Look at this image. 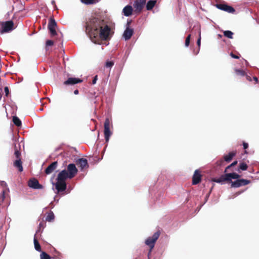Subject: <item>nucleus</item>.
Masks as SVG:
<instances>
[{
    "mask_svg": "<svg viewBox=\"0 0 259 259\" xmlns=\"http://www.w3.org/2000/svg\"><path fill=\"white\" fill-rule=\"evenodd\" d=\"M110 30V28L105 24L104 21L98 17H92L87 22L86 32L95 44H99L100 39H107Z\"/></svg>",
    "mask_w": 259,
    "mask_h": 259,
    "instance_id": "f257e3e1",
    "label": "nucleus"
},
{
    "mask_svg": "<svg viewBox=\"0 0 259 259\" xmlns=\"http://www.w3.org/2000/svg\"><path fill=\"white\" fill-rule=\"evenodd\" d=\"M160 233L157 231L154 233V234L151 237H149L145 241V244L149 246L150 247V250L148 253V256H149L152 249L154 248L155 243L156 240L159 237Z\"/></svg>",
    "mask_w": 259,
    "mask_h": 259,
    "instance_id": "f03ea898",
    "label": "nucleus"
},
{
    "mask_svg": "<svg viewBox=\"0 0 259 259\" xmlns=\"http://www.w3.org/2000/svg\"><path fill=\"white\" fill-rule=\"evenodd\" d=\"M14 29V23L12 21H7L2 23L0 33L3 34L12 31Z\"/></svg>",
    "mask_w": 259,
    "mask_h": 259,
    "instance_id": "7ed1b4c3",
    "label": "nucleus"
},
{
    "mask_svg": "<svg viewBox=\"0 0 259 259\" xmlns=\"http://www.w3.org/2000/svg\"><path fill=\"white\" fill-rule=\"evenodd\" d=\"M130 23V22H127L126 28L122 34V37L125 40H129L134 34V29L129 26Z\"/></svg>",
    "mask_w": 259,
    "mask_h": 259,
    "instance_id": "20e7f679",
    "label": "nucleus"
},
{
    "mask_svg": "<svg viewBox=\"0 0 259 259\" xmlns=\"http://www.w3.org/2000/svg\"><path fill=\"white\" fill-rule=\"evenodd\" d=\"M53 186H55V189L57 191L56 193H59L65 191L66 189V183L65 182L57 181L56 183L52 182Z\"/></svg>",
    "mask_w": 259,
    "mask_h": 259,
    "instance_id": "39448f33",
    "label": "nucleus"
},
{
    "mask_svg": "<svg viewBox=\"0 0 259 259\" xmlns=\"http://www.w3.org/2000/svg\"><path fill=\"white\" fill-rule=\"evenodd\" d=\"M104 135L105 141L108 142L111 135V132L110 131V120L108 118H106L104 122Z\"/></svg>",
    "mask_w": 259,
    "mask_h": 259,
    "instance_id": "423d86ee",
    "label": "nucleus"
},
{
    "mask_svg": "<svg viewBox=\"0 0 259 259\" xmlns=\"http://www.w3.org/2000/svg\"><path fill=\"white\" fill-rule=\"evenodd\" d=\"M67 174L70 177V179H72L75 177L77 173L78 170L76 167V166L73 163H70L68 165L67 167Z\"/></svg>",
    "mask_w": 259,
    "mask_h": 259,
    "instance_id": "0eeeda50",
    "label": "nucleus"
},
{
    "mask_svg": "<svg viewBox=\"0 0 259 259\" xmlns=\"http://www.w3.org/2000/svg\"><path fill=\"white\" fill-rule=\"evenodd\" d=\"M146 0H136L133 4L135 11L140 13L145 5Z\"/></svg>",
    "mask_w": 259,
    "mask_h": 259,
    "instance_id": "6e6552de",
    "label": "nucleus"
},
{
    "mask_svg": "<svg viewBox=\"0 0 259 259\" xmlns=\"http://www.w3.org/2000/svg\"><path fill=\"white\" fill-rule=\"evenodd\" d=\"M249 183L250 181L246 179H237L234 182H232L231 187L234 188H238L241 186H245Z\"/></svg>",
    "mask_w": 259,
    "mask_h": 259,
    "instance_id": "1a4fd4ad",
    "label": "nucleus"
},
{
    "mask_svg": "<svg viewBox=\"0 0 259 259\" xmlns=\"http://www.w3.org/2000/svg\"><path fill=\"white\" fill-rule=\"evenodd\" d=\"M57 26V23L55 20L53 18H51L50 19L49 24H48V29L50 31L51 34L52 36H55L56 35V27Z\"/></svg>",
    "mask_w": 259,
    "mask_h": 259,
    "instance_id": "9d476101",
    "label": "nucleus"
},
{
    "mask_svg": "<svg viewBox=\"0 0 259 259\" xmlns=\"http://www.w3.org/2000/svg\"><path fill=\"white\" fill-rule=\"evenodd\" d=\"M28 186L34 189H41L43 188L42 186L39 183L38 181L34 178L30 179L29 181Z\"/></svg>",
    "mask_w": 259,
    "mask_h": 259,
    "instance_id": "9b49d317",
    "label": "nucleus"
},
{
    "mask_svg": "<svg viewBox=\"0 0 259 259\" xmlns=\"http://www.w3.org/2000/svg\"><path fill=\"white\" fill-rule=\"evenodd\" d=\"M67 179H70L67 170L63 169L58 174L56 180L57 181L65 182V180Z\"/></svg>",
    "mask_w": 259,
    "mask_h": 259,
    "instance_id": "f8f14e48",
    "label": "nucleus"
},
{
    "mask_svg": "<svg viewBox=\"0 0 259 259\" xmlns=\"http://www.w3.org/2000/svg\"><path fill=\"white\" fill-rule=\"evenodd\" d=\"M216 7L219 9L228 13H232L235 12V10L233 7L225 4H219L216 5Z\"/></svg>",
    "mask_w": 259,
    "mask_h": 259,
    "instance_id": "ddd939ff",
    "label": "nucleus"
},
{
    "mask_svg": "<svg viewBox=\"0 0 259 259\" xmlns=\"http://www.w3.org/2000/svg\"><path fill=\"white\" fill-rule=\"evenodd\" d=\"M1 185L4 187V188L2 192V195L0 197V202H3L6 197V194H8L9 192V189L7 183L4 181H2L1 182Z\"/></svg>",
    "mask_w": 259,
    "mask_h": 259,
    "instance_id": "4468645a",
    "label": "nucleus"
},
{
    "mask_svg": "<svg viewBox=\"0 0 259 259\" xmlns=\"http://www.w3.org/2000/svg\"><path fill=\"white\" fill-rule=\"evenodd\" d=\"M82 80L78 78L69 77L66 81L64 82L65 85H74L78 83H80Z\"/></svg>",
    "mask_w": 259,
    "mask_h": 259,
    "instance_id": "2eb2a0df",
    "label": "nucleus"
},
{
    "mask_svg": "<svg viewBox=\"0 0 259 259\" xmlns=\"http://www.w3.org/2000/svg\"><path fill=\"white\" fill-rule=\"evenodd\" d=\"M57 161H54L50 164L45 169V172L47 175L51 174L57 167Z\"/></svg>",
    "mask_w": 259,
    "mask_h": 259,
    "instance_id": "dca6fc26",
    "label": "nucleus"
},
{
    "mask_svg": "<svg viewBox=\"0 0 259 259\" xmlns=\"http://www.w3.org/2000/svg\"><path fill=\"white\" fill-rule=\"evenodd\" d=\"M76 163L79 165L80 170H82L86 166H88V161L85 158H79L76 161Z\"/></svg>",
    "mask_w": 259,
    "mask_h": 259,
    "instance_id": "f3484780",
    "label": "nucleus"
},
{
    "mask_svg": "<svg viewBox=\"0 0 259 259\" xmlns=\"http://www.w3.org/2000/svg\"><path fill=\"white\" fill-rule=\"evenodd\" d=\"M201 181V175L199 172L198 170H195L194 175L193 176L192 183L193 185L198 184Z\"/></svg>",
    "mask_w": 259,
    "mask_h": 259,
    "instance_id": "a211bd4d",
    "label": "nucleus"
},
{
    "mask_svg": "<svg viewBox=\"0 0 259 259\" xmlns=\"http://www.w3.org/2000/svg\"><path fill=\"white\" fill-rule=\"evenodd\" d=\"M212 181L217 183L223 184L225 183V181H228V178H227V177H226V174H225L222 175L219 178L213 179Z\"/></svg>",
    "mask_w": 259,
    "mask_h": 259,
    "instance_id": "6ab92c4d",
    "label": "nucleus"
},
{
    "mask_svg": "<svg viewBox=\"0 0 259 259\" xmlns=\"http://www.w3.org/2000/svg\"><path fill=\"white\" fill-rule=\"evenodd\" d=\"M133 11L132 7L130 5H127L123 8L122 12L125 16L128 17L132 15Z\"/></svg>",
    "mask_w": 259,
    "mask_h": 259,
    "instance_id": "aec40b11",
    "label": "nucleus"
},
{
    "mask_svg": "<svg viewBox=\"0 0 259 259\" xmlns=\"http://www.w3.org/2000/svg\"><path fill=\"white\" fill-rule=\"evenodd\" d=\"M14 166L17 167L19 171H23V166L22 164V162L20 158L16 160L14 162Z\"/></svg>",
    "mask_w": 259,
    "mask_h": 259,
    "instance_id": "412c9836",
    "label": "nucleus"
},
{
    "mask_svg": "<svg viewBox=\"0 0 259 259\" xmlns=\"http://www.w3.org/2000/svg\"><path fill=\"white\" fill-rule=\"evenodd\" d=\"M226 177L228 178V181H230L232 182L231 180L232 179H238L240 177V175L238 174L232 172V173H229V174H226Z\"/></svg>",
    "mask_w": 259,
    "mask_h": 259,
    "instance_id": "4be33fe9",
    "label": "nucleus"
},
{
    "mask_svg": "<svg viewBox=\"0 0 259 259\" xmlns=\"http://www.w3.org/2000/svg\"><path fill=\"white\" fill-rule=\"evenodd\" d=\"M156 3L155 0H150L149 1L146 5V9L148 11L152 10L155 6Z\"/></svg>",
    "mask_w": 259,
    "mask_h": 259,
    "instance_id": "5701e85b",
    "label": "nucleus"
},
{
    "mask_svg": "<svg viewBox=\"0 0 259 259\" xmlns=\"http://www.w3.org/2000/svg\"><path fill=\"white\" fill-rule=\"evenodd\" d=\"M236 153L234 152H230L228 155L224 156V159L226 162L230 161L233 157L235 155Z\"/></svg>",
    "mask_w": 259,
    "mask_h": 259,
    "instance_id": "b1692460",
    "label": "nucleus"
},
{
    "mask_svg": "<svg viewBox=\"0 0 259 259\" xmlns=\"http://www.w3.org/2000/svg\"><path fill=\"white\" fill-rule=\"evenodd\" d=\"M33 242H34L35 249L36 250H37V251L40 252L41 251V247H40V245L38 241L35 238V235L34 236V237Z\"/></svg>",
    "mask_w": 259,
    "mask_h": 259,
    "instance_id": "393cba45",
    "label": "nucleus"
},
{
    "mask_svg": "<svg viewBox=\"0 0 259 259\" xmlns=\"http://www.w3.org/2000/svg\"><path fill=\"white\" fill-rule=\"evenodd\" d=\"M13 121L15 125L17 126H20L21 125V121L20 119L17 116H13Z\"/></svg>",
    "mask_w": 259,
    "mask_h": 259,
    "instance_id": "a878e982",
    "label": "nucleus"
},
{
    "mask_svg": "<svg viewBox=\"0 0 259 259\" xmlns=\"http://www.w3.org/2000/svg\"><path fill=\"white\" fill-rule=\"evenodd\" d=\"M55 218V216H54V214L53 213V212L51 211L50 212H49L46 218V220L48 222H52V221L54 220Z\"/></svg>",
    "mask_w": 259,
    "mask_h": 259,
    "instance_id": "bb28decb",
    "label": "nucleus"
},
{
    "mask_svg": "<svg viewBox=\"0 0 259 259\" xmlns=\"http://www.w3.org/2000/svg\"><path fill=\"white\" fill-rule=\"evenodd\" d=\"M224 35L229 38H232L233 33L230 30H226L224 32Z\"/></svg>",
    "mask_w": 259,
    "mask_h": 259,
    "instance_id": "cd10ccee",
    "label": "nucleus"
},
{
    "mask_svg": "<svg viewBox=\"0 0 259 259\" xmlns=\"http://www.w3.org/2000/svg\"><path fill=\"white\" fill-rule=\"evenodd\" d=\"M40 259H51V257L47 253L42 252L40 254Z\"/></svg>",
    "mask_w": 259,
    "mask_h": 259,
    "instance_id": "c85d7f7f",
    "label": "nucleus"
},
{
    "mask_svg": "<svg viewBox=\"0 0 259 259\" xmlns=\"http://www.w3.org/2000/svg\"><path fill=\"white\" fill-rule=\"evenodd\" d=\"M239 168L242 170H246L247 168V165L244 162L241 163L239 165Z\"/></svg>",
    "mask_w": 259,
    "mask_h": 259,
    "instance_id": "c756f323",
    "label": "nucleus"
},
{
    "mask_svg": "<svg viewBox=\"0 0 259 259\" xmlns=\"http://www.w3.org/2000/svg\"><path fill=\"white\" fill-rule=\"evenodd\" d=\"M82 3L89 5L93 4L95 3V0H80Z\"/></svg>",
    "mask_w": 259,
    "mask_h": 259,
    "instance_id": "7c9ffc66",
    "label": "nucleus"
},
{
    "mask_svg": "<svg viewBox=\"0 0 259 259\" xmlns=\"http://www.w3.org/2000/svg\"><path fill=\"white\" fill-rule=\"evenodd\" d=\"M197 29L199 30V38H198L197 40V44L198 46L199 47L200 46L201 44V36H200V28L199 26H197Z\"/></svg>",
    "mask_w": 259,
    "mask_h": 259,
    "instance_id": "2f4dec72",
    "label": "nucleus"
},
{
    "mask_svg": "<svg viewBox=\"0 0 259 259\" xmlns=\"http://www.w3.org/2000/svg\"><path fill=\"white\" fill-rule=\"evenodd\" d=\"M235 72L238 75H241V76H244L245 75V72L242 70L240 69H235Z\"/></svg>",
    "mask_w": 259,
    "mask_h": 259,
    "instance_id": "473e14b6",
    "label": "nucleus"
},
{
    "mask_svg": "<svg viewBox=\"0 0 259 259\" xmlns=\"http://www.w3.org/2000/svg\"><path fill=\"white\" fill-rule=\"evenodd\" d=\"M190 38H191V35L189 34L186 38V40H185V46L186 47H188L189 45V44H190Z\"/></svg>",
    "mask_w": 259,
    "mask_h": 259,
    "instance_id": "72a5a7b5",
    "label": "nucleus"
},
{
    "mask_svg": "<svg viewBox=\"0 0 259 259\" xmlns=\"http://www.w3.org/2000/svg\"><path fill=\"white\" fill-rule=\"evenodd\" d=\"M14 155H15V157L17 158V159L20 158L21 153L18 150H17V149L15 150Z\"/></svg>",
    "mask_w": 259,
    "mask_h": 259,
    "instance_id": "f704fd0d",
    "label": "nucleus"
},
{
    "mask_svg": "<svg viewBox=\"0 0 259 259\" xmlns=\"http://www.w3.org/2000/svg\"><path fill=\"white\" fill-rule=\"evenodd\" d=\"M114 65V62L112 61H107L106 63V67L107 68L112 67Z\"/></svg>",
    "mask_w": 259,
    "mask_h": 259,
    "instance_id": "c9c22d12",
    "label": "nucleus"
},
{
    "mask_svg": "<svg viewBox=\"0 0 259 259\" xmlns=\"http://www.w3.org/2000/svg\"><path fill=\"white\" fill-rule=\"evenodd\" d=\"M4 91H5V95L6 96H8L9 94V88H8V87H5Z\"/></svg>",
    "mask_w": 259,
    "mask_h": 259,
    "instance_id": "e433bc0d",
    "label": "nucleus"
},
{
    "mask_svg": "<svg viewBox=\"0 0 259 259\" xmlns=\"http://www.w3.org/2000/svg\"><path fill=\"white\" fill-rule=\"evenodd\" d=\"M53 45V41L51 40H48L46 42V46H51Z\"/></svg>",
    "mask_w": 259,
    "mask_h": 259,
    "instance_id": "4c0bfd02",
    "label": "nucleus"
},
{
    "mask_svg": "<svg viewBox=\"0 0 259 259\" xmlns=\"http://www.w3.org/2000/svg\"><path fill=\"white\" fill-rule=\"evenodd\" d=\"M97 78H98V76L97 75H96L94 77V79H93V81H92V83L93 84H95L96 83V82H97Z\"/></svg>",
    "mask_w": 259,
    "mask_h": 259,
    "instance_id": "58836bf2",
    "label": "nucleus"
},
{
    "mask_svg": "<svg viewBox=\"0 0 259 259\" xmlns=\"http://www.w3.org/2000/svg\"><path fill=\"white\" fill-rule=\"evenodd\" d=\"M230 56L233 58H235V59H239V57L236 55H234L233 53H230Z\"/></svg>",
    "mask_w": 259,
    "mask_h": 259,
    "instance_id": "ea45409f",
    "label": "nucleus"
},
{
    "mask_svg": "<svg viewBox=\"0 0 259 259\" xmlns=\"http://www.w3.org/2000/svg\"><path fill=\"white\" fill-rule=\"evenodd\" d=\"M243 148L244 149H246L248 148V145L247 143H245V142H243Z\"/></svg>",
    "mask_w": 259,
    "mask_h": 259,
    "instance_id": "a19ab883",
    "label": "nucleus"
},
{
    "mask_svg": "<svg viewBox=\"0 0 259 259\" xmlns=\"http://www.w3.org/2000/svg\"><path fill=\"white\" fill-rule=\"evenodd\" d=\"M237 163V161H234L233 162H232L230 165V166H234L235 165H236Z\"/></svg>",
    "mask_w": 259,
    "mask_h": 259,
    "instance_id": "79ce46f5",
    "label": "nucleus"
},
{
    "mask_svg": "<svg viewBox=\"0 0 259 259\" xmlns=\"http://www.w3.org/2000/svg\"><path fill=\"white\" fill-rule=\"evenodd\" d=\"M79 93V92H78V90H75L74 91V94L75 95H78Z\"/></svg>",
    "mask_w": 259,
    "mask_h": 259,
    "instance_id": "37998d69",
    "label": "nucleus"
},
{
    "mask_svg": "<svg viewBox=\"0 0 259 259\" xmlns=\"http://www.w3.org/2000/svg\"><path fill=\"white\" fill-rule=\"evenodd\" d=\"M230 167H231V166H230V165H229V166H228L226 168L225 170V172H226V171H227V170H228V169H229Z\"/></svg>",
    "mask_w": 259,
    "mask_h": 259,
    "instance_id": "c03bdc74",
    "label": "nucleus"
},
{
    "mask_svg": "<svg viewBox=\"0 0 259 259\" xmlns=\"http://www.w3.org/2000/svg\"><path fill=\"white\" fill-rule=\"evenodd\" d=\"M253 79L256 82H257L258 81V79L256 77H253Z\"/></svg>",
    "mask_w": 259,
    "mask_h": 259,
    "instance_id": "a18cd8bd",
    "label": "nucleus"
},
{
    "mask_svg": "<svg viewBox=\"0 0 259 259\" xmlns=\"http://www.w3.org/2000/svg\"><path fill=\"white\" fill-rule=\"evenodd\" d=\"M247 79L248 80H251V78H250V77L249 76H247Z\"/></svg>",
    "mask_w": 259,
    "mask_h": 259,
    "instance_id": "49530a36",
    "label": "nucleus"
},
{
    "mask_svg": "<svg viewBox=\"0 0 259 259\" xmlns=\"http://www.w3.org/2000/svg\"><path fill=\"white\" fill-rule=\"evenodd\" d=\"M51 3H52V5H54V4H55V1H54V0H53V1H52Z\"/></svg>",
    "mask_w": 259,
    "mask_h": 259,
    "instance_id": "de8ad7c7",
    "label": "nucleus"
},
{
    "mask_svg": "<svg viewBox=\"0 0 259 259\" xmlns=\"http://www.w3.org/2000/svg\"><path fill=\"white\" fill-rule=\"evenodd\" d=\"M240 193H238L237 194V195H239Z\"/></svg>",
    "mask_w": 259,
    "mask_h": 259,
    "instance_id": "09e8293b",
    "label": "nucleus"
}]
</instances>
